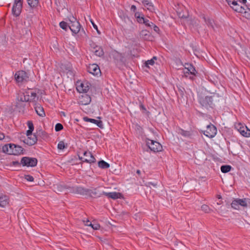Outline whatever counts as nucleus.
Masks as SVG:
<instances>
[{
    "label": "nucleus",
    "mask_w": 250,
    "mask_h": 250,
    "mask_svg": "<svg viewBox=\"0 0 250 250\" xmlns=\"http://www.w3.org/2000/svg\"><path fill=\"white\" fill-rule=\"evenodd\" d=\"M70 23L68 25V28L73 33L76 34L80 31L81 25L77 21L76 19L73 16L69 19Z\"/></svg>",
    "instance_id": "f257e3e1"
},
{
    "label": "nucleus",
    "mask_w": 250,
    "mask_h": 250,
    "mask_svg": "<svg viewBox=\"0 0 250 250\" xmlns=\"http://www.w3.org/2000/svg\"><path fill=\"white\" fill-rule=\"evenodd\" d=\"M248 200L244 199H236L233 200L231 204L232 208L235 209H240L242 208H247L248 207Z\"/></svg>",
    "instance_id": "f03ea898"
},
{
    "label": "nucleus",
    "mask_w": 250,
    "mask_h": 250,
    "mask_svg": "<svg viewBox=\"0 0 250 250\" xmlns=\"http://www.w3.org/2000/svg\"><path fill=\"white\" fill-rule=\"evenodd\" d=\"M146 144L150 149L153 152H159L162 150V145L158 142L148 139Z\"/></svg>",
    "instance_id": "7ed1b4c3"
},
{
    "label": "nucleus",
    "mask_w": 250,
    "mask_h": 250,
    "mask_svg": "<svg viewBox=\"0 0 250 250\" xmlns=\"http://www.w3.org/2000/svg\"><path fill=\"white\" fill-rule=\"evenodd\" d=\"M15 78L18 83H22L28 80L29 76L27 73L22 70L17 72L15 74Z\"/></svg>",
    "instance_id": "20e7f679"
},
{
    "label": "nucleus",
    "mask_w": 250,
    "mask_h": 250,
    "mask_svg": "<svg viewBox=\"0 0 250 250\" xmlns=\"http://www.w3.org/2000/svg\"><path fill=\"white\" fill-rule=\"evenodd\" d=\"M37 159L35 158L24 157L21 159V164L23 166L33 167L37 165Z\"/></svg>",
    "instance_id": "39448f33"
},
{
    "label": "nucleus",
    "mask_w": 250,
    "mask_h": 250,
    "mask_svg": "<svg viewBox=\"0 0 250 250\" xmlns=\"http://www.w3.org/2000/svg\"><path fill=\"white\" fill-rule=\"evenodd\" d=\"M22 8V0H15L12 8V13L16 16H19Z\"/></svg>",
    "instance_id": "423d86ee"
},
{
    "label": "nucleus",
    "mask_w": 250,
    "mask_h": 250,
    "mask_svg": "<svg viewBox=\"0 0 250 250\" xmlns=\"http://www.w3.org/2000/svg\"><path fill=\"white\" fill-rule=\"evenodd\" d=\"M235 128L242 136L246 137H250V129L246 125L239 123L235 125Z\"/></svg>",
    "instance_id": "0eeeda50"
},
{
    "label": "nucleus",
    "mask_w": 250,
    "mask_h": 250,
    "mask_svg": "<svg viewBox=\"0 0 250 250\" xmlns=\"http://www.w3.org/2000/svg\"><path fill=\"white\" fill-rule=\"evenodd\" d=\"M232 6L231 7L233 8L234 10H235L236 12H238L239 13H243L244 12L245 15V16L247 18H250V14L248 13L247 12L245 11V9L244 7L240 5L237 1L235 0H233L231 3Z\"/></svg>",
    "instance_id": "6e6552de"
},
{
    "label": "nucleus",
    "mask_w": 250,
    "mask_h": 250,
    "mask_svg": "<svg viewBox=\"0 0 250 250\" xmlns=\"http://www.w3.org/2000/svg\"><path fill=\"white\" fill-rule=\"evenodd\" d=\"M216 133L217 129L212 124L208 125L206 130L204 131V134L209 138L214 137Z\"/></svg>",
    "instance_id": "1a4fd4ad"
},
{
    "label": "nucleus",
    "mask_w": 250,
    "mask_h": 250,
    "mask_svg": "<svg viewBox=\"0 0 250 250\" xmlns=\"http://www.w3.org/2000/svg\"><path fill=\"white\" fill-rule=\"evenodd\" d=\"M200 103L206 108L211 107L213 104V97L206 96L200 99Z\"/></svg>",
    "instance_id": "9d476101"
},
{
    "label": "nucleus",
    "mask_w": 250,
    "mask_h": 250,
    "mask_svg": "<svg viewBox=\"0 0 250 250\" xmlns=\"http://www.w3.org/2000/svg\"><path fill=\"white\" fill-rule=\"evenodd\" d=\"M124 21L126 25L122 26V29L125 32H127V31H132L134 29V24L132 21L128 17L125 18Z\"/></svg>",
    "instance_id": "9b49d317"
},
{
    "label": "nucleus",
    "mask_w": 250,
    "mask_h": 250,
    "mask_svg": "<svg viewBox=\"0 0 250 250\" xmlns=\"http://www.w3.org/2000/svg\"><path fill=\"white\" fill-rule=\"evenodd\" d=\"M29 94H31L33 95V93H32L30 91H24V92H20L18 94V96L17 98V101L21 102H27L29 101ZM33 97V96H32Z\"/></svg>",
    "instance_id": "f8f14e48"
},
{
    "label": "nucleus",
    "mask_w": 250,
    "mask_h": 250,
    "mask_svg": "<svg viewBox=\"0 0 250 250\" xmlns=\"http://www.w3.org/2000/svg\"><path fill=\"white\" fill-rule=\"evenodd\" d=\"M83 156V158L80 157V159L81 160L83 159L84 162L89 163H95L96 162V159L89 151L84 152Z\"/></svg>",
    "instance_id": "ddd939ff"
},
{
    "label": "nucleus",
    "mask_w": 250,
    "mask_h": 250,
    "mask_svg": "<svg viewBox=\"0 0 250 250\" xmlns=\"http://www.w3.org/2000/svg\"><path fill=\"white\" fill-rule=\"evenodd\" d=\"M27 138L25 139L23 142L28 146L34 145L37 141V137L35 134L31 133L29 135H26Z\"/></svg>",
    "instance_id": "4468645a"
},
{
    "label": "nucleus",
    "mask_w": 250,
    "mask_h": 250,
    "mask_svg": "<svg viewBox=\"0 0 250 250\" xmlns=\"http://www.w3.org/2000/svg\"><path fill=\"white\" fill-rule=\"evenodd\" d=\"M87 71L93 75H98L101 72L99 66L96 64H90L87 68Z\"/></svg>",
    "instance_id": "2eb2a0df"
},
{
    "label": "nucleus",
    "mask_w": 250,
    "mask_h": 250,
    "mask_svg": "<svg viewBox=\"0 0 250 250\" xmlns=\"http://www.w3.org/2000/svg\"><path fill=\"white\" fill-rule=\"evenodd\" d=\"M91 102V97L87 94L82 95L79 99V103L82 105L88 104Z\"/></svg>",
    "instance_id": "dca6fc26"
},
{
    "label": "nucleus",
    "mask_w": 250,
    "mask_h": 250,
    "mask_svg": "<svg viewBox=\"0 0 250 250\" xmlns=\"http://www.w3.org/2000/svg\"><path fill=\"white\" fill-rule=\"evenodd\" d=\"M11 155H18L22 153L23 148L21 146L11 144Z\"/></svg>",
    "instance_id": "f3484780"
},
{
    "label": "nucleus",
    "mask_w": 250,
    "mask_h": 250,
    "mask_svg": "<svg viewBox=\"0 0 250 250\" xmlns=\"http://www.w3.org/2000/svg\"><path fill=\"white\" fill-rule=\"evenodd\" d=\"M184 73L185 74L187 73H190L193 75H195L196 73V70L191 64L186 63L185 65Z\"/></svg>",
    "instance_id": "a211bd4d"
},
{
    "label": "nucleus",
    "mask_w": 250,
    "mask_h": 250,
    "mask_svg": "<svg viewBox=\"0 0 250 250\" xmlns=\"http://www.w3.org/2000/svg\"><path fill=\"white\" fill-rule=\"evenodd\" d=\"M77 89L80 93H85L89 90V85L87 82L81 83L77 86Z\"/></svg>",
    "instance_id": "6ab92c4d"
},
{
    "label": "nucleus",
    "mask_w": 250,
    "mask_h": 250,
    "mask_svg": "<svg viewBox=\"0 0 250 250\" xmlns=\"http://www.w3.org/2000/svg\"><path fill=\"white\" fill-rule=\"evenodd\" d=\"M83 120L86 122H90L93 124H96L98 127L103 128V123L100 120H97L94 119L89 118L87 117H84L83 118Z\"/></svg>",
    "instance_id": "aec40b11"
},
{
    "label": "nucleus",
    "mask_w": 250,
    "mask_h": 250,
    "mask_svg": "<svg viewBox=\"0 0 250 250\" xmlns=\"http://www.w3.org/2000/svg\"><path fill=\"white\" fill-rule=\"evenodd\" d=\"M200 17L207 24V25L208 27H210L212 28H213V23L214 21L212 19L207 17L206 15L204 14H201L200 15Z\"/></svg>",
    "instance_id": "412c9836"
},
{
    "label": "nucleus",
    "mask_w": 250,
    "mask_h": 250,
    "mask_svg": "<svg viewBox=\"0 0 250 250\" xmlns=\"http://www.w3.org/2000/svg\"><path fill=\"white\" fill-rule=\"evenodd\" d=\"M9 199L8 196L2 195L0 197V207L5 208L8 205Z\"/></svg>",
    "instance_id": "4be33fe9"
},
{
    "label": "nucleus",
    "mask_w": 250,
    "mask_h": 250,
    "mask_svg": "<svg viewBox=\"0 0 250 250\" xmlns=\"http://www.w3.org/2000/svg\"><path fill=\"white\" fill-rule=\"evenodd\" d=\"M35 109L37 114L41 117H44L45 113L43 107L39 104H36Z\"/></svg>",
    "instance_id": "5701e85b"
},
{
    "label": "nucleus",
    "mask_w": 250,
    "mask_h": 250,
    "mask_svg": "<svg viewBox=\"0 0 250 250\" xmlns=\"http://www.w3.org/2000/svg\"><path fill=\"white\" fill-rule=\"evenodd\" d=\"M26 91L31 92L32 93H33V96H34V97H32V96L31 97V96H32V95L31 94H29V100L28 102H36L37 101V100H38V97L37 96V93L35 90H32V89H28Z\"/></svg>",
    "instance_id": "b1692460"
},
{
    "label": "nucleus",
    "mask_w": 250,
    "mask_h": 250,
    "mask_svg": "<svg viewBox=\"0 0 250 250\" xmlns=\"http://www.w3.org/2000/svg\"><path fill=\"white\" fill-rule=\"evenodd\" d=\"M104 194L109 198H111L113 199H116L120 198L121 196V194L120 193L112 192H105Z\"/></svg>",
    "instance_id": "393cba45"
},
{
    "label": "nucleus",
    "mask_w": 250,
    "mask_h": 250,
    "mask_svg": "<svg viewBox=\"0 0 250 250\" xmlns=\"http://www.w3.org/2000/svg\"><path fill=\"white\" fill-rule=\"evenodd\" d=\"M143 3L146 8L148 10L150 11H153L154 10L153 5L152 4L151 2H150L148 0H144L143 1Z\"/></svg>",
    "instance_id": "a878e982"
},
{
    "label": "nucleus",
    "mask_w": 250,
    "mask_h": 250,
    "mask_svg": "<svg viewBox=\"0 0 250 250\" xmlns=\"http://www.w3.org/2000/svg\"><path fill=\"white\" fill-rule=\"evenodd\" d=\"M93 52L96 56L99 57H101L104 54L102 48L97 46L94 48Z\"/></svg>",
    "instance_id": "bb28decb"
},
{
    "label": "nucleus",
    "mask_w": 250,
    "mask_h": 250,
    "mask_svg": "<svg viewBox=\"0 0 250 250\" xmlns=\"http://www.w3.org/2000/svg\"><path fill=\"white\" fill-rule=\"evenodd\" d=\"M11 144L5 145L2 146V151L8 154L11 155Z\"/></svg>",
    "instance_id": "cd10ccee"
},
{
    "label": "nucleus",
    "mask_w": 250,
    "mask_h": 250,
    "mask_svg": "<svg viewBox=\"0 0 250 250\" xmlns=\"http://www.w3.org/2000/svg\"><path fill=\"white\" fill-rule=\"evenodd\" d=\"M139 22L143 23L148 27H151L152 25H153V23L152 22L149 21V20L144 18V17L143 18H141L139 20Z\"/></svg>",
    "instance_id": "c85d7f7f"
},
{
    "label": "nucleus",
    "mask_w": 250,
    "mask_h": 250,
    "mask_svg": "<svg viewBox=\"0 0 250 250\" xmlns=\"http://www.w3.org/2000/svg\"><path fill=\"white\" fill-rule=\"evenodd\" d=\"M98 166L100 167L103 169H106L109 167V164L104 160L100 161L98 162Z\"/></svg>",
    "instance_id": "c756f323"
},
{
    "label": "nucleus",
    "mask_w": 250,
    "mask_h": 250,
    "mask_svg": "<svg viewBox=\"0 0 250 250\" xmlns=\"http://www.w3.org/2000/svg\"><path fill=\"white\" fill-rule=\"evenodd\" d=\"M112 55L113 56V57L115 58V59L117 60H119L121 61H122V56L121 54H120L119 52L114 51L112 53Z\"/></svg>",
    "instance_id": "7c9ffc66"
},
{
    "label": "nucleus",
    "mask_w": 250,
    "mask_h": 250,
    "mask_svg": "<svg viewBox=\"0 0 250 250\" xmlns=\"http://www.w3.org/2000/svg\"><path fill=\"white\" fill-rule=\"evenodd\" d=\"M178 133L186 137H189L190 136V133L189 131H185L182 129H179L178 130Z\"/></svg>",
    "instance_id": "2f4dec72"
},
{
    "label": "nucleus",
    "mask_w": 250,
    "mask_h": 250,
    "mask_svg": "<svg viewBox=\"0 0 250 250\" xmlns=\"http://www.w3.org/2000/svg\"><path fill=\"white\" fill-rule=\"evenodd\" d=\"M27 2L31 7H36L39 4V0H27Z\"/></svg>",
    "instance_id": "473e14b6"
},
{
    "label": "nucleus",
    "mask_w": 250,
    "mask_h": 250,
    "mask_svg": "<svg viewBox=\"0 0 250 250\" xmlns=\"http://www.w3.org/2000/svg\"><path fill=\"white\" fill-rule=\"evenodd\" d=\"M27 125L29 129L26 131V135H29L31 134V133H32L34 130V126L33 123L31 121H28L27 122Z\"/></svg>",
    "instance_id": "72a5a7b5"
},
{
    "label": "nucleus",
    "mask_w": 250,
    "mask_h": 250,
    "mask_svg": "<svg viewBox=\"0 0 250 250\" xmlns=\"http://www.w3.org/2000/svg\"><path fill=\"white\" fill-rule=\"evenodd\" d=\"M231 168V167L229 165H224L221 166V170L223 173H227L229 172Z\"/></svg>",
    "instance_id": "f704fd0d"
},
{
    "label": "nucleus",
    "mask_w": 250,
    "mask_h": 250,
    "mask_svg": "<svg viewBox=\"0 0 250 250\" xmlns=\"http://www.w3.org/2000/svg\"><path fill=\"white\" fill-rule=\"evenodd\" d=\"M201 209L205 213H209L212 210L211 209H210V208L207 205H203L201 206Z\"/></svg>",
    "instance_id": "c9c22d12"
},
{
    "label": "nucleus",
    "mask_w": 250,
    "mask_h": 250,
    "mask_svg": "<svg viewBox=\"0 0 250 250\" xmlns=\"http://www.w3.org/2000/svg\"><path fill=\"white\" fill-rule=\"evenodd\" d=\"M90 227H91L94 230H98L100 228V225L98 223H96L95 222H94L93 223L91 222V225H90Z\"/></svg>",
    "instance_id": "e433bc0d"
},
{
    "label": "nucleus",
    "mask_w": 250,
    "mask_h": 250,
    "mask_svg": "<svg viewBox=\"0 0 250 250\" xmlns=\"http://www.w3.org/2000/svg\"><path fill=\"white\" fill-rule=\"evenodd\" d=\"M60 26L62 29H63V30H65L66 31L67 30V29L68 27L67 23L64 21H61L60 23Z\"/></svg>",
    "instance_id": "4c0bfd02"
},
{
    "label": "nucleus",
    "mask_w": 250,
    "mask_h": 250,
    "mask_svg": "<svg viewBox=\"0 0 250 250\" xmlns=\"http://www.w3.org/2000/svg\"><path fill=\"white\" fill-rule=\"evenodd\" d=\"M63 129V126L61 124L58 123L56 125L55 129L56 131H59Z\"/></svg>",
    "instance_id": "58836bf2"
},
{
    "label": "nucleus",
    "mask_w": 250,
    "mask_h": 250,
    "mask_svg": "<svg viewBox=\"0 0 250 250\" xmlns=\"http://www.w3.org/2000/svg\"><path fill=\"white\" fill-rule=\"evenodd\" d=\"M65 147V145L63 141H61L58 145V148L59 149L62 150Z\"/></svg>",
    "instance_id": "ea45409f"
},
{
    "label": "nucleus",
    "mask_w": 250,
    "mask_h": 250,
    "mask_svg": "<svg viewBox=\"0 0 250 250\" xmlns=\"http://www.w3.org/2000/svg\"><path fill=\"white\" fill-rule=\"evenodd\" d=\"M154 63V61H153L152 60H148L146 62V66L147 67H149V65H153Z\"/></svg>",
    "instance_id": "a19ab883"
},
{
    "label": "nucleus",
    "mask_w": 250,
    "mask_h": 250,
    "mask_svg": "<svg viewBox=\"0 0 250 250\" xmlns=\"http://www.w3.org/2000/svg\"><path fill=\"white\" fill-rule=\"evenodd\" d=\"M25 179L29 182H33L34 181L33 177L29 175H25Z\"/></svg>",
    "instance_id": "79ce46f5"
},
{
    "label": "nucleus",
    "mask_w": 250,
    "mask_h": 250,
    "mask_svg": "<svg viewBox=\"0 0 250 250\" xmlns=\"http://www.w3.org/2000/svg\"><path fill=\"white\" fill-rule=\"evenodd\" d=\"M135 18L137 19V21L139 22V20H140V19L141 18H143V16H141V15L140 13L139 12H136L135 13Z\"/></svg>",
    "instance_id": "37998d69"
},
{
    "label": "nucleus",
    "mask_w": 250,
    "mask_h": 250,
    "mask_svg": "<svg viewBox=\"0 0 250 250\" xmlns=\"http://www.w3.org/2000/svg\"><path fill=\"white\" fill-rule=\"evenodd\" d=\"M88 18H89L90 21L91 22V23H92V24L93 25L94 28L96 30H97V27H98L95 24V23L94 22L93 20L91 19L90 16H88Z\"/></svg>",
    "instance_id": "c03bdc74"
},
{
    "label": "nucleus",
    "mask_w": 250,
    "mask_h": 250,
    "mask_svg": "<svg viewBox=\"0 0 250 250\" xmlns=\"http://www.w3.org/2000/svg\"><path fill=\"white\" fill-rule=\"evenodd\" d=\"M83 222L85 226H90V225H91V222H90L88 220H87L86 221L83 220Z\"/></svg>",
    "instance_id": "a18cd8bd"
},
{
    "label": "nucleus",
    "mask_w": 250,
    "mask_h": 250,
    "mask_svg": "<svg viewBox=\"0 0 250 250\" xmlns=\"http://www.w3.org/2000/svg\"><path fill=\"white\" fill-rule=\"evenodd\" d=\"M151 27L153 28L154 30L156 32H158L159 31V28L156 25L153 24V25H152Z\"/></svg>",
    "instance_id": "49530a36"
},
{
    "label": "nucleus",
    "mask_w": 250,
    "mask_h": 250,
    "mask_svg": "<svg viewBox=\"0 0 250 250\" xmlns=\"http://www.w3.org/2000/svg\"><path fill=\"white\" fill-rule=\"evenodd\" d=\"M148 32L146 30L142 31L141 34L142 36H145L148 35Z\"/></svg>",
    "instance_id": "de8ad7c7"
},
{
    "label": "nucleus",
    "mask_w": 250,
    "mask_h": 250,
    "mask_svg": "<svg viewBox=\"0 0 250 250\" xmlns=\"http://www.w3.org/2000/svg\"><path fill=\"white\" fill-rule=\"evenodd\" d=\"M4 138V135L2 133H0V140H3Z\"/></svg>",
    "instance_id": "09e8293b"
},
{
    "label": "nucleus",
    "mask_w": 250,
    "mask_h": 250,
    "mask_svg": "<svg viewBox=\"0 0 250 250\" xmlns=\"http://www.w3.org/2000/svg\"><path fill=\"white\" fill-rule=\"evenodd\" d=\"M131 10L135 11L136 10V7L134 5H132L131 7Z\"/></svg>",
    "instance_id": "8fccbe9b"
},
{
    "label": "nucleus",
    "mask_w": 250,
    "mask_h": 250,
    "mask_svg": "<svg viewBox=\"0 0 250 250\" xmlns=\"http://www.w3.org/2000/svg\"><path fill=\"white\" fill-rule=\"evenodd\" d=\"M71 70V65L69 64H68L67 68L66 69V70H68V71H70Z\"/></svg>",
    "instance_id": "3c124183"
},
{
    "label": "nucleus",
    "mask_w": 250,
    "mask_h": 250,
    "mask_svg": "<svg viewBox=\"0 0 250 250\" xmlns=\"http://www.w3.org/2000/svg\"><path fill=\"white\" fill-rule=\"evenodd\" d=\"M13 164L14 165H19L20 163L18 161H14V162H13Z\"/></svg>",
    "instance_id": "603ef678"
},
{
    "label": "nucleus",
    "mask_w": 250,
    "mask_h": 250,
    "mask_svg": "<svg viewBox=\"0 0 250 250\" xmlns=\"http://www.w3.org/2000/svg\"><path fill=\"white\" fill-rule=\"evenodd\" d=\"M79 192H80L81 193H83V191H85L83 188H80L78 190Z\"/></svg>",
    "instance_id": "864d4df0"
},
{
    "label": "nucleus",
    "mask_w": 250,
    "mask_h": 250,
    "mask_svg": "<svg viewBox=\"0 0 250 250\" xmlns=\"http://www.w3.org/2000/svg\"><path fill=\"white\" fill-rule=\"evenodd\" d=\"M232 1H233V0H229L228 1V4H229V5H230V6H232L231 3H232Z\"/></svg>",
    "instance_id": "5fc2aeb1"
},
{
    "label": "nucleus",
    "mask_w": 250,
    "mask_h": 250,
    "mask_svg": "<svg viewBox=\"0 0 250 250\" xmlns=\"http://www.w3.org/2000/svg\"><path fill=\"white\" fill-rule=\"evenodd\" d=\"M151 60H153V61H154V62L155 60H157V58H156V57H153L151 59Z\"/></svg>",
    "instance_id": "6e6d98bb"
},
{
    "label": "nucleus",
    "mask_w": 250,
    "mask_h": 250,
    "mask_svg": "<svg viewBox=\"0 0 250 250\" xmlns=\"http://www.w3.org/2000/svg\"><path fill=\"white\" fill-rule=\"evenodd\" d=\"M243 1V3H244L247 1V0H242Z\"/></svg>",
    "instance_id": "4d7b16f0"
},
{
    "label": "nucleus",
    "mask_w": 250,
    "mask_h": 250,
    "mask_svg": "<svg viewBox=\"0 0 250 250\" xmlns=\"http://www.w3.org/2000/svg\"><path fill=\"white\" fill-rule=\"evenodd\" d=\"M97 32L100 34V32L99 31L98 29H97V30H96Z\"/></svg>",
    "instance_id": "13d9d810"
},
{
    "label": "nucleus",
    "mask_w": 250,
    "mask_h": 250,
    "mask_svg": "<svg viewBox=\"0 0 250 250\" xmlns=\"http://www.w3.org/2000/svg\"><path fill=\"white\" fill-rule=\"evenodd\" d=\"M140 172V171L139 170H138L137 171V173H139Z\"/></svg>",
    "instance_id": "bf43d9fd"
},
{
    "label": "nucleus",
    "mask_w": 250,
    "mask_h": 250,
    "mask_svg": "<svg viewBox=\"0 0 250 250\" xmlns=\"http://www.w3.org/2000/svg\"><path fill=\"white\" fill-rule=\"evenodd\" d=\"M152 184V185H153L154 187H155V186H156V185H155V184Z\"/></svg>",
    "instance_id": "052dcab7"
},
{
    "label": "nucleus",
    "mask_w": 250,
    "mask_h": 250,
    "mask_svg": "<svg viewBox=\"0 0 250 250\" xmlns=\"http://www.w3.org/2000/svg\"><path fill=\"white\" fill-rule=\"evenodd\" d=\"M82 31H83V32L84 33V31L83 29Z\"/></svg>",
    "instance_id": "680f3d73"
}]
</instances>
